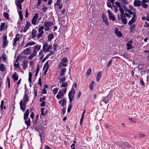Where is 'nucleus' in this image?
Segmentation results:
<instances>
[{
    "instance_id": "nucleus-10",
    "label": "nucleus",
    "mask_w": 149,
    "mask_h": 149,
    "mask_svg": "<svg viewBox=\"0 0 149 149\" xmlns=\"http://www.w3.org/2000/svg\"><path fill=\"white\" fill-rule=\"evenodd\" d=\"M38 17V14L36 13L31 20V23L34 25H35L37 23V19Z\"/></svg>"
},
{
    "instance_id": "nucleus-14",
    "label": "nucleus",
    "mask_w": 149,
    "mask_h": 149,
    "mask_svg": "<svg viewBox=\"0 0 149 149\" xmlns=\"http://www.w3.org/2000/svg\"><path fill=\"white\" fill-rule=\"evenodd\" d=\"M136 18L137 17L136 15L135 14L133 15V17L132 18L130 21L128 23V24L130 25H132L135 22Z\"/></svg>"
},
{
    "instance_id": "nucleus-3",
    "label": "nucleus",
    "mask_w": 149,
    "mask_h": 149,
    "mask_svg": "<svg viewBox=\"0 0 149 149\" xmlns=\"http://www.w3.org/2000/svg\"><path fill=\"white\" fill-rule=\"evenodd\" d=\"M66 90V88H64L60 91L56 96V97L58 100L62 98V97H63L64 95L65 94Z\"/></svg>"
},
{
    "instance_id": "nucleus-11",
    "label": "nucleus",
    "mask_w": 149,
    "mask_h": 149,
    "mask_svg": "<svg viewBox=\"0 0 149 149\" xmlns=\"http://www.w3.org/2000/svg\"><path fill=\"white\" fill-rule=\"evenodd\" d=\"M31 50L30 47H28L24 50L23 52H21L22 54H24L25 55H27L31 54Z\"/></svg>"
},
{
    "instance_id": "nucleus-47",
    "label": "nucleus",
    "mask_w": 149,
    "mask_h": 149,
    "mask_svg": "<svg viewBox=\"0 0 149 149\" xmlns=\"http://www.w3.org/2000/svg\"><path fill=\"white\" fill-rule=\"evenodd\" d=\"M24 0H19L17 1L16 2V4H21L22 3Z\"/></svg>"
},
{
    "instance_id": "nucleus-22",
    "label": "nucleus",
    "mask_w": 149,
    "mask_h": 149,
    "mask_svg": "<svg viewBox=\"0 0 149 149\" xmlns=\"http://www.w3.org/2000/svg\"><path fill=\"white\" fill-rule=\"evenodd\" d=\"M36 44V43L35 42L33 41H31V42H28L26 44V46H25L24 47L26 48L28 47L29 46L33 45Z\"/></svg>"
},
{
    "instance_id": "nucleus-63",
    "label": "nucleus",
    "mask_w": 149,
    "mask_h": 149,
    "mask_svg": "<svg viewBox=\"0 0 149 149\" xmlns=\"http://www.w3.org/2000/svg\"><path fill=\"white\" fill-rule=\"evenodd\" d=\"M25 13H26V14H25V17L26 18H27L28 17V15H29V13H28V11L27 10V9H26V11H25Z\"/></svg>"
},
{
    "instance_id": "nucleus-27",
    "label": "nucleus",
    "mask_w": 149,
    "mask_h": 149,
    "mask_svg": "<svg viewBox=\"0 0 149 149\" xmlns=\"http://www.w3.org/2000/svg\"><path fill=\"white\" fill-rule=\"evenodd\" d=\"M29 101V99L28 97L27 94L25 93L24 95V96L23 97V101L26 103Z\"/></svg>"
},
{
    "instance_id": "nucleus-42",
    "label": "nucleus",
    "mask_w": 149,
    "mask_h": 149,
    "mask_svg": "<svg viewBox=\"0 0 149 149\" xmlns=\"http://www.w3.org/2000/svg\"><path fill=\"white\" fill-rule=\"evenodd\" d=\"M65 77H62L60 78V83H61L64 82L65 81Z\"/></svg>"
},
{
    "instance_id": "nucleus-38",
    "label": "nucleus",
    "mask_w": 149,
    "mask_h": 149,
    "mask_svg": "<svg viewBox=\"0 0 149 149\" xmlns=\"http://www.w3.org/2000/svg\"><path fill=\"white\" fill-rule=\"evenodd\" d=\"M19 14L20 20H22L23 19V17L22 14V13L21 11H20L19 12Z\"/></svg>"
},
{
    "instance_id": "nucleus-33",
    "label": "nucleus",
    "mask_w": 149,
    "mask_h": 149,
    "mask_svg": "<svg viewBox=\"0 0 149 149\" xmlns=\"http://www.w3.org/2000/svg\"><path fill=\"white\" fill-rule=\"evenodd\" d=\"M95 82L93 81L90 85V88L91 90H93V86L95 84Z\"/></svg>"
},
{
    "instance_id": "nucleus-8",
    "label": "nucleus",
    "mask_w": 149,
    "mask_h": 149,
    "mask_svg": "<svg viewBox=\"0 0 149 149\" xmlns=\"http://www.w3.org/2000/svg\"><path fill=\"white\" fill-rule=\"evenodd\" d=\"M119 144L123 149H129L130 147V145L128 143L123 141L120 142Z\"/></svg>"
},
{
    "instance_id": "nucleus-26",
    "label": "nucleus",
    "mask_w": 149,
    "mask_h": 149,
    "mask_svg": "<svg viewBox=\"0 0 149 149\" xmlns=\"http://www.w3.org/2000/svg\"><path fill=\"white\" fill-rule=\"evenodd\" d=\"M66 71V69L65 68H62L61 70V72L60 74V76H62L64 74Z\"/></svg>"
},
{
    "instance_id": "nucleus-21",
    "label": "nucleus",
    "mask_w": 149,
    "mask_h": 149,
    "mask_svg": "<svg viewBox=\"0 0 149 149\" xmlns=\"http://www.w3.org/2000/svg\"><path fill=\"white\" fill-rule=\"evenodd\" d=\"M134 5L135 7H140L141 5V2L138 0H135L134 3Z\"/></svg>"
},
{
    "instance_id": "nucleus-4",
    "label": "nucleus",
    "mask_w": 149,
    "mask_h": 149,
    "mask_svg": "<svg viewBox=\"0 0 149 149\" xmlns=\"http://www.w3.org/2000/svg\"><path fill=\"white\" fill-rule=\"evenodd\" d=\"M53 24V22L51 21H47L44 22L43 24L44 27H45V31H47L50 29V28L52 26Z\"/></svg>"
},
{
    "instance_id": "nucleus-54",
    "label": "nucleus",
    "mask_w": 149,
    "mask_h": 149,
    "mask_svg": "<svg viewBox=\"0 0 149 149\" xmlns=\"http://www.w3.org/2000/svg\"><path fill=\"white\" fill-rule=\"evenodd\" d=\"M14 65L15 67L17 68L19 66V63H15Z\"/></svg>"
},
{
    "instance_id": "nucleus-40",
    "label": "nucleus",
    "mask_w": 149,
    "mask_h": 149,
    "mask_svg": "<svg viewBox=\"0 0 149 149\" xmlns=\"http://www.w3.org/2000/svg\"><path fill=\"white\" fill-rule=\"evenodd\" d=\"M119 1H120L122 4L126 5L128 3L126 0H119Z\"/></svg>"
},
{
    "instance_id": "nucleus-49",
    "label": "nucleus",
    "mask_w": 149,
    "mask_h": 149,
    "mask_svg": "<svg viewBox=\"0 0 149 149\" xmlns=\"http://www.w3.org/2000/svg\"><path fill=\"white\" fill-rule=\"evenodd\" d=\"M48 63H49V62H48V61H47L45 63L44 65V66H43V68H44L43 69H45V68L47 67V66H48V67H49V64H48Z\"/></svg>"
},
{
    "instance_id": "nucleus-52",
    "label": "nucleus",
    "mask_w": 149,
    "mask_h": 149,
    "mask_svg": "<svg viewBox=\"0 0 149 149\" xmlns=\"http://www.w3.org/2000/svg\"><path fill=\"white\" fill-rule=\"evenodd\" d=\"M48 8V7H47L45 6H44L42 9V10L44 13H45L46 12V10Z\"/></svg>"
},
{
    "instance_id": "nucleus-46",
    "label": "nucleus",
    "mask_w": 149,
    "mask_h": 149,
    "mask_svg": "<svg viewBox=\"0 0 149 149\" xmlns=\"http://www.w3.org/2000/svg\"><path fill=\"white\" fill-rule=\"evenodd\" d=\"M3 15L4 17L7 19H8L9 18V15L8 13H4Z\"/></svg>"
},
{
    "instance_id": "nucleus-57",
    "label": "nucleus",
    "mask_w": 149,
    "mask_h": 149,
    "mask_svg": "<svg viewBox=\"0 0 149 149\" xmlns=\"http://www.w3.org/2000/svg\"><path fill=\"white\" fill-rule=\"evenodd\" d=\"M142 6L143 8H147L148 7V5L145 3H142Z\"/></svg>"
},
{
    "instance_id": "nucleus-32",
    "label": "nucleus",
    "mask_w": 149,
    "mask_h": 149,
    "mask_svg": "<svg viewBox=\"0 0 149 149\" xmlns=\"http://www.w3.org/2000/svg\"><path fill=\"white\" fill-rule=\"evenodd\" d=\"M2 60L4 62L6 60V55L4 54L1 56Z\"/></svg>"
},
{
    "instance_id": "nucleus-23",
    "label": "nucleus",
    "mask_w": 149,
    "mask_h": 149,
    "mask_svg": "<svg viewBox=\"0 0 149 149\" xmlns=\"http://www.w3.org/2000/svg\"><path fill=\"white\" fill-rule=\"evenodd\" d=\"M12 77L13 79L15 81H16L18 80V75L16 72L12 74Z\"/></svg>"
},
{
    "instance_id": "nucleus-50",
    "label": "nucleus",
    "mask_w": 149,
    "mask_h": 149,
    "mask_svg": "<svg viewBox=\"0 0 149 149\" xmlns=\"http://www.w3.org/2000/svg\"><path fill=\"white\" fill-rule=\"evenodd\" d=\"M66 101L65 99H63L62 100V107H63L66 104Z\"/></svg>"
},
{
    "instance_id": "nucleus-58",
    "label": "nucleus",
    "mask_w": 149,
    "mask_h": 149,
    "mask_svg": "<svg viewBox=\"0 0 149 149\" xmlns=\"http://www.w3.org/2000/svg\"><path fill=\"white\" fill-rule=\"evenodd\" d=\"M45 102L44 101H43L42 102L41 104H40V106L42 107H45Z\"/></svg>"
},
{
    "instance_id": "nucleus-43",
    "label": "nucleus",
    "mask_w": 149,
    "mask_h": 149,
    "mask_svg": "<svg viewBox=\"0 0 149 149\" xmlns=\"http://www.w3.org/2000/svg\"><path fill=\"white\" fill-rule=\"evenodd\" d=\"M91 68L88 69L86 72V75L87 76L90 75L91 73Z\"/></svg>"
},
{
    "instance_id": "nucleus-13",
    "label": "nucleus",
    "mask_w": 149,
    "mask_h": 149,
    "mask_svg": "<svg viewBox=\"0 0 149 149\" xmlns=\"http://www.w3.org/2000/svg\"><path fill=\"white\" fill-rule=\"evenodd\" d=\"M108 12L109 14V19L110 20H112L113 21H115V18L113 14L111 13L110 10H108Z\"/></svg>"
},
{
    "instance_id": "nucleus-1",
    "label": "nucleus",
    "mask_w": 149,
    "mask_h": 149,
    "mask_svg": "<svg viewBox=\"0 0 149 149\" xmlns=\"http://www.w3.org/2000/svg\"><path fill=\"white\" fill-rule=\"evenodd\" d=\"M52 45H49L47 43H44L43 46V49L44 52H50V53L47 55V57L48 58L50 56L54 54V52L52 50Z\"/></svg>"
},
{
    "instance_id": "nucleus-37",
    "label": "nucleus",
    "mask_w": 149,
    "mask_h": 149,
    "mask_svg": "<svg viewBox=\"0 0 149 149\" xmlns=\"http://www.w3.org/2000/svg\"><path fill=\"white\" fill-rule=\"evenodd\" d=\"M5 23H1L0 26V31H2L4 29L5 26Z\"/></svg>"
},
{
    "instance_id": "nucleus-53",
    "label": "nucleus",
    "mask_w": 149,
    "mask_h": 149,
    "mask_svg": "<svg viewBox=\"0 0 149 149\" xmlns=\"http://www.w3.org/2000/svg\"><path fill=\"white\" fill-rule=\"evenodd\" d=\"M115 4L116 6L118 7H119V8L121 7L120 4V2H116Z\"/></svg>"
},
{
    "instance_id": "nucleus-60",
    "label": "nucleus",
    "mask_w": 149,
    "mask_h": 149,
    "mask_svg": "<svg viewBox=\"0 0 149 149\" xmlns=\"http://www.w3.org/2000/svg\"><path fill=\"white\" fill-rule=\"evenodd\" d=\"M128 13L130 15H133V13L130 10L128 9L127 10Z\"/></svg>"
},
{
    "instance_id": "nucleus-61",
    "label": "nucleus",
    "mask_w": 149,
    "mask_h": 149,
    "mask_svg": "<svg viewBox=\"0 0 149 149\" xmlns=\"http://www.w3.org/2000/svg\"><path fill=\"white\" fill-rule=\"evenodd\" d=\"M112 63V61L111 60H110L108 62V63H107V66L108 67H109V66L111 65V64Z\"/></svg>"
},
{
    "instance_id": "nucleus-59",
    "label": "nucleus",
    "mask_w": 149,
    "mask_h": 149,
    "mask_svg": "<svg viewBox=\"0 0 149 149\" xmlns=\"http://www.w3.org/2000/svg\"><path fill=\"white\" fill-rule=\"evenodd\" d=\"M45 109L44 108H42L41 109V114L42 116H45V115L44 113V111L43 110Z\"/></svg>"
},
{
    "instance_id": "nucleus-20",
    "label": "nucleus",
    "mask_w": 149,
    "mask_h": 149,
    "mask_svg": "<svg viewBox=\"0 0 149 149\" xmlns=\"http://www.w3.org/2000/svg\"><path fill=\"white\" fill-rule=\"evenodd\" d=\"M37 32L36 30L34 29H33L31 33V37L32 38H33L37 37Z\"/></svg>"
},
{
    "instance_id": "nucleus-7",
    "label": "nucleus",
    "mask_w": 149,
    "mask_h": 149,
    "mask_svg": "<svg viewBox=\"0 0 149 149\" xmlns=\"http://www.w3.org/2000/svg\"><path fill=\"white\" fill-rule=\"evenodd\" d=\"M75 94V91L73 89H72L69 92L68 96L70 102H71L74 99V96Z\"/></svg>"
},
{
    "instance_id": "nucleus-15",
    "label": "nucleus",
    "mask_w": 149,
    "mask_h": 149,
    "mask_svg": "<svg viewBox=\"0 0 149 149\" xmlns=\"http://www.w3.org/2000/svg\"><path fill=\"white\" fill-rule=\"evenodd\" d=\"M31 25V24L29 22H27L26 23V26L23 29V32L25 33L30 26Z\"/></svg>"
},
{
    "instance_id": "nucleus-39",
    "label": "nucleus",
    "mask_w": 149,
    "mask_h": 149,
    "mask_svg": "<svg viewBox=\"0 0 149 149\" xmlns=\"http://www.w3.org/2000/svg\"><path fill=\"white\" fill-rule=\"evenodd\" d=\"M109 97L107 96L106 97H104L103 100L104 102L106 103H107L109 102Z\"/></svg>"
},
{
    "instance_id": "nucleus-36",
    "label": "nucleus",
    "mask_w": 149,
    "mask_h": 149,
    "mask_svg": "<svg viewBox=\"0 0 149 149\" xmlns=\"http://www.w3.org/2000/svg\"><path fill=\"white\" fill-rule=\"evenodd\" d=\"M19 40V38L16 37V38L14 39V43L13 44V45H15L16 42Z\"/></svg>"
},
{
    "instance_id": "nucleus-31",
    "label": "nucleus",
    "mask_w": 149,
    "mask_h": 149,
    "mask_svg": "<svg viewBox=\"0 0 149 149\" xmlns=\"http://www.w3.org/2000/svg\"><path fill=\"white\" fill-rule=\"evenodd\" d=\"M36 55V54L32 52L31 55L28 57V59L30 60H31Z\"/></svg>"
},
{
    "instance_id": "nucleus-48",
    "label": "nucleus",
    "mask_w": 149,
    "mask_h": 149,
    "mask_svg": "<svg viewBox=\"0 0 149 149\" xmlns=\"http://www.w3.org/2000/svg\"><path fill=\"white\" fill-rule=\"evenodd\" d=\"M72 106V104L71 103L70 104H69L68 106V112H69L70 111L71 109V108Z\"/></svg>"
},
{
    "instance_id": "nucleus-56",
    "label": "nucleus",
    "mask_w": 149,
    "mask_h": 149,
    "mask_svg": "<svg viewBox=\"0 0 149 149\" xmlns=\"http://www.w3.org/2000/svg\"><path fill=\"white\" fill-rule=\"evenodd\" d=\"M4 104V101L2 100L1 102V107L2 110H3V106Z\"/></svg>"
},
{
    "instance_id": "nucleus-18",
    "label": "nucleus",
    "mask_w": 149,
    "mask_h": 149,
    "mask_svg": "<svg viewBox=\"0 0 149 149\" xmlns=\"http://www.w3.org/2000/svg\"><path fill=\"white\" fill-rule=\"evenodd\" d=\"M120 19L123 24H127V21L125 16L123 15H121Z\"/></svg>"
},
{
    "instance_id": "nucleus-6",
    "label": "nucleus",
    "mask_w": 149,
    "mask_h": 149,
    "mask_svg": "<svg viewBox=\"0 0 149 149\" xmlns=\"http://www.w3.org/2000/svg\"><path fill=\"white\" fill-rule=\"evenodd\" d=\"M68 62V60L67 58H62L61 60V63L58 65L59 68H62L63 67H66L67 66L66 63Z\"/></svg>"
},
{
    "instance_id": "nucleus-45",
    "label": "nucleus",
    "mask_w": 149,
    "mask_h": 149,
    "mask_svg": "<svg viewBox=\"0 0 149 149\" xmlns=\"http://www.w3.org/2000/svg\"><path fill=\"white\" fill-rule=\"evenodd\" d=\"M7 80L8 85V87L9 88L10 86V80L9 77H7Z\"/></svg>"
},
{
    "instance_id": "nucleus-29",
    "label": "nucleus",
    "mask_w": 149,
    "mask_h": 149,
    "mask_svg": "<svg viewBox=\"0 0 149 149\" xmlns=\"http://www.w3.org/2000/svg\"><path fill=\"white\" fill-rule=\"evenodd\" d=\"M43 49H41L40 52L39 53V55L40 56V58L41 59L42 58L44 57L43 55Z\"/></svg>"
},
{
    "instance_id": "nucleus-12",
    "label": "nucleus",
    "mask_w": 149,
    "mask_h": 149,
    "mask_svg": "<svg viewBox=\"0 0 149 149\" xmlns=\"http://www.w3.org/2000/svg\"><path fill=\"white\" fill-rule=\"evenodd\" d=\"M26 103L22 100H21L19 104L21 109L23 111H24L25 109Z\"/></svg>"
},
{
    "instance_id": "nucleus-16",
    "label": "nucleus",
    "mask_w": 149,
    "mask_h": 149,
    "mask_svg": "<svg viewBox=\"0 0 149 149\" xmlns=\"http://www.w3.org/2000/svg\"><path fill=\"white\" fill-rule=\"evenodd\" d=\"M7 37L6 36H4L2 38L3 47H4L8 45V42L7 41Z\"/></svg>"
},
{
    "instance_id": "nucleus-51",
    "label": "nucleus",
    "mask_w": 149,
    "mask_h": 149,
    "mask_svg": "<svg viewBox=\"0 0 149 149\" xmlns=\"http://www.w3.org/2000/svg\"><path fill=\"white\" fill-rule=\"evenodd\" d=\"M119 8V10L120 12H121V14L123 15V14L124 13V9L121 7H120Z\"/></svg>"
},
{
    "instance_id": "nucleus-5",
    "label": "nucleus",
    "mask_w": 149,
    "mask_h": 149,
    "mask_svg": "<svg viewBox=\"0 0 149 149\" xmlns=\"http://www.w3.org/2000/svg\"><path fill=\"white\" fill-rule=\"evenodd\" d=\"M45 27L44 26H41L38 29V33L37 36V39L40 38L44 34V29Z\"/></svg>"
},
{
    "instance_id": "nucleus-44",
    "label": "nucleus",
    "mask_w": 149,
    "mask_h": 149,
    "mask_svg": "<svg viewBox=\"0 0 149 149\" xmlns=\"http://www.w3.org/2000/svg\"><path fill=\"white\" fill-rule=\"evenodd\" d=\"M58 89L57 88H55L53 90V93L54 95L56 94L58 92Z\"/></svg>"
},
{
    "instance_id": "nucleus-24",
    "label": "nucleus",
    "mask_w": 149,
    "mask_h": 149,
    "mask_svg": "<svg viewBox=\"0 0 149 149\" xmlns=\"http://www.w3.org/2000/svg\"><path fill=\"white\" fill-rule=\"evenodd\" d=\"M115 33L117 36L118 37H120L122 35V34L120 32L118 31V29L116 28V29Z\"/></svg>"
},
{
    "instance_id": "nucleus-25",
    "label": "nucleus",
    "mask_w": 149,
    "mask_h": 149,
    "mask_svg": "<svg viewBox=\"0 0 149 149\" xmlns=\"http://www.w3.org/2000/svg\"><path fill=\"white\" fill-rule=\"evenodd\" d=\"M102 75V73L100 71L98 73L96 77V80L97 81H98L100 79Z\"/></svg>"
},
{
    "instance_id": "nucleus-34",
    "label": "nucleus",
    "mask_w": 149,
    "mask_h": 149,
    "mask_svg": "<svg viewBox=\"0 0 149 149\" xmlns=\"http://www.w3.org/2000/svg\"><path fill=\"white\" fill-rule=\"evenodd\" d=\"M32 76V74L31 72H29V79L28 80L29 82L30 83H31V78Z\"/></svg>"
},
{
    "instance_id": "nucleus-9",
    "label": "nucleus",
    "mask_w": 149,
    "mask_h": 149,
    "mask_svg": "<svg viewBox=\"0 0 149 149\" xmlns=\"http://www.w3.org/2000/svg\"><path fill=\"white\" fill-rule=\"evenodd\" d=\"M41 45H37L33 47V53L36 55L37 52L40 49Z\"/></svg>"
},
{
    "instance_id": "nucleus-62",
    "label": "nucleus",
    "mask_w": 149,
    "mask_h": 149,
    "mask_svg": "<svg viewBox=\"0 0 149 149\" xmlns=\"http://www.w3.org/2000/svg\"><path fill=\"white\" fill-rule=\"evenodd\" d=\"M49 68V67L48 66H47V67L45 68V70L44 72V74L45 75L46 73L47 72Z\"/></svg>"
},
{
    "instance_id": "nucleus-28",
    "label": "nucleus",
    "mask_w": 149,
    "mask_h": 149,
    "mask_svg": "<svg viewBox=\"0 0 149 149\" xmlns=\"http://www.w3.org/2000/svg\"><path fill=\"white\" fill-rule=\"evenodd\" d=\"M127 50H130V49L133 48V47L131 44L128 43L127 44Z\"/></svg>"
},
{
    "instance_id": "nucleus-35",
    "label": "nucleus",
    "mask_w": 149,
    "mask_h": 149,
    "mask_svg": "<svg viewBox=\"0 0 149 149\" xmlns=\"http://www.w3.org/2000/svg\"><path fill=\"white\" fill-rule=\"evenodd\" d=\"M68 85V84L67 82H63L62 83L61 86L62 87L65 88V87L67 86Z\"/></svg>"
},
{
    "instance_id": "nucleus-55",
    "label": "nucleus",
    "mask_w": 149,
    "mask_h": 149,
    "mask_svg": "<svg viewBox=\"0 0 149 149\" xmlns=\"http://www.w3.org/2000/svg\"><path fill=\"white\" fill-rule=\"evenodd\" d=\"M135 26V25L133 24L130 27V31H132L134 29Z\"/></svg>"
},
{
    "instance_id": "nucleus-41",
    "label": "nucleus",
    "mask_w": 149,
    "mask_h": 149,
    "mask_svg": "<svg viewBox=\"0 0 149 149\" xmlns=\"http://www.w3.org/2000/svg\"><path fill=\"white\" fill-rule=\"evenodd\" d=\"M5 69L4 66L3 64H1L0 65V70L2 71H4Z\"/></svg>"
},
{
    "instance_id": "nucleus-17",
    "label": "nucleus",
    "mask_w": 149,
    "mask_h": 149,
    "mask_svg": "<svg viewBox=\"0 0 149 149\" xmlns=\"http://www.w3.org/2000/svg\"><path fill=\"white\" fill-rule=\"evenodd\" d=\"M102 18L104 23L107 25H109V23L108 21L107 18L106 16L104 14H102Z\"/></svg>"
},
{
    "instance_id": "nucleus-2",
    "label": "nucleus",
    "mask_w": 149,
    "mask_h": 149,
    "mask_svg": "<svg viewBox=\"0 0 149 149\" xmlns=\"http://www.w3.org/2000/svg\"><path fill=\"white\" fill-rule=\"evenodd\" d=\"M29 110L27 109L24 115V119L25 120V122L28 127L30 126L31 125L30 120L29 118L28 117L29 115Z\"/></svg>"
},
{
    "instance_id": "nucleus-64",
    "label": "nucleus",
    "mask_w": 149,
    "mask_h": 149,
    "mask_svg": "<svg viewBox=\"0 0 149 149\" xmlns=\"http://www.w3.org/2000/svg\"><path fill=\"white\" fill-rule=\"evenodd\" d=\"M17 5V7L19 9L21 10L22 9L21 5V4H16Z\"/></svg>"
},
{
    "instance_id": "nucleus-19",
    "label": "nucleus",
    "mask_w": 149,
    "mask_h": 149,
    "mask_svg": "<svg viewBox=\"0 0 149 149\" xmlns=\"http://www.w3.org/2000/svg\"><path fill=\"white\" fill-rule=\"evenodd\" d=\"M28 62L25 60H24L23 61L21 64L22 67V69L25 70L27 68V66Z\"/></svg>"
},
{
    "instance_id": "nucleus-30",
    "label": "nucleus",
    "mask_w": 149,
    "mask_h": 149,
    "mask_svg": "<svg viewBox=\"0 0 149 149\" xmlns=\"http://www.w3.org/2000/svg\"><path fill=\"white\" fill-rule=\"evenodd\" d=\"M54 38V35L52 34H49L48 36V40L51 41Z\"/></svg>"
}]
</instances>
